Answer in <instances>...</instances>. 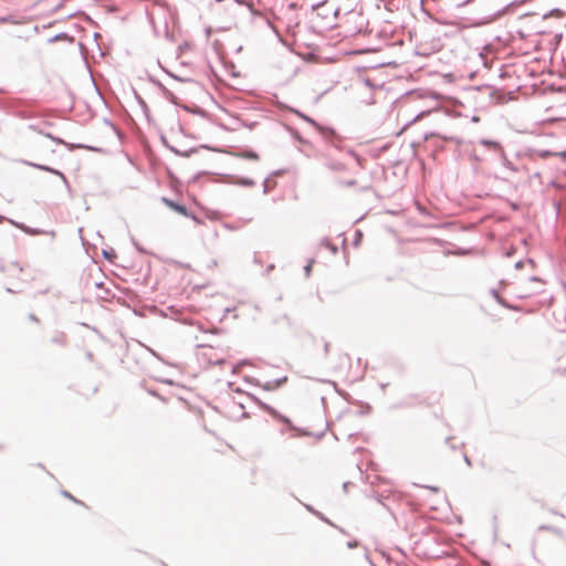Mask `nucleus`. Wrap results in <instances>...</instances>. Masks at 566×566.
Returning <instances> with one entry per match:
<instances>
[{
    "label": "nucleus",
    "mask_w": 566,
    "mask_h": 566,
    "mask_svg": "<svg viewBox=\"0 0 566 566\" xmlns=\"http://www.w3.org/2000/svg\"><path fill=\"white\" fill-rule=\"evenodd\" d=\"M56 344L63 346L65 345V342H66V338H65V335L64 334H60L57 335L54 339H53Z\"/></svg>",
    "instance_id": "nucleus-3"
},
{
    "label": "nucleus",
    "mask_w": 566,
    "mask_h": 566,
    "mask_svg": "<svg viewBox=\"0 0 566 566\" xmlns=\"http://www.w3.org/2000/svg\"><path fill=\"white\" fill-rule=\"evenodd\" d=\"M247 157L252 158V159H258V155L253 154V153L247 155Z\"/></svg>",
    "instance_id": "nucleus-4"
},
{
    "label": "nucleus",
    "mask_w": 566,
    "mask_h": 566,
    "mask_svg": "<svg viewBox=\"0 0 566 566\" xmlns=\"http://www.w3.org/2000/svg\"><path fill=\"white\" fill-rule=\"evenodd\" d=\"M336 169H342L343 168V165L339 164L337 167H335Z\"/></svg>",
    "instance_id": "nucleus-10"
},
{
    "label": "nucleus",
    "mask_w": 566,
    "mask_h": 566,
    "mask_svg": "<svg viewBox=\"0 0 566 566\" xmlns=\"http://www.w3.org/2000/svg\"><path fill=\"white\" fill-rule=\"evenodd\" d=\"M541 530H549L552 532L558 533V531L551 528V527H546V526H541Z\"/></svg>",
    "instance_id": "nucleus-5"
},
{
    "label": "nucleus",
    "mask_w": 566,
    "mask_h": 566,
    "mask_svg": "<svg viewBox=\"0 0 566 566\" xmlns=\"http://www.w3.org/2000/svg\"><path fill=\"white\" fill-rule=\"evenodd\" d=\"M311 268H312V263H311V264H308V265L305 268V270H306V273H307V274H310V272H311Z\"/></svg>",
    "instance_id": "nucleus-6"
},
{
    "label": "nucleus",
    "mask_w": 566,
    "mask_h": 566,
    "mask_svg": "<svg viewBox=\"0 0 566 566\" xmlns=\"http://www.w3.org/2000/svg\"><path fill=\"white\" fill-rule=\"evenodd\" d=\"M216 363H217V364H222V363H223V358H218V359L216 360Z\"/></svg>",
    "instance_id": "nucleus-8"
},
{
    "label": "nucleus",
    "mask_w": 566,
    "mask_h": 566,
    "mask_svg": "<svg viewBox=\"0 0 566 566\" xmlns=\"http://www.w3.org/2000/svg\"><path fill=\"white\" fill-rule=\"evenodd\" d=\"M548 17H554V18L560 19V18L565 17V12L560 9H554L548 14L545 15V18H548Z\"/></svg>",
    "instance_id": "nucleus-2"
},
{
    "label": "nucleus",
    "mask_w": 566,
    "mask_h": 566,
    "mask_svg": "<svg viewBox=\"0 0 566 566\" xmlns=\"http://www.w3.org/2000/svg\"><path fill=\"white\" fill-rule=\"evenodd\" d=\"M483 143H484L485 145H488V146H491V145L496 146V143H491V142H483Z\"/></svg>",
    "instance_id": "nucleus-7"
},
{
    "label": "nucleus",
    "mask_w": 566,
    "mask_h": 566,
    "mask_svg": "<svg viewBox=\"0 0 566 566\" xmlns=\"http://www.w3.org/2000/svg\"><path fill=\"white\" fill-rule=\"evenodd\" d=\"M53 172L57 174L59 176H61L64 179V176L62 175V172H59V171H53Z\"/></svg>",
    "instance_id": "nucleus-9"
},
{
    "label": "nucleus",
    "mask_w": 566,
    "mask_h": 566,
    "mask_svg": "<svg viewBox=\"0 0 566 566\" xmlns=\"http://www.w3.org/2000/svg\"><path fill=\"white\" fill-rule=\"evenodd\" d=\"M41 168H42V169H44V170H49V168H48V167H41ZM50 171H52V170L50 169Z\"/></svg>",
    "instance_id": "nucleus-11"
},
{
    "label": "nucleus",
    "mask_w": 566,
    "mask_h": 566,
    "mask_svg": "<svg viewBox=\"0 0 566 566\" xmlns=\"http://www.w3.org/2000/svg\"><path fill=\"white\" fill-rule=\"evenodd\" d=\"M163 202L169 207L170 209H172L174 211L178 212L179 214L181 216H188V211L186 209L185 206H181L179 203H176L167 198H163Z\"/></svg>",
    "instance_id": "nucleus-1"
}]
</instances>
